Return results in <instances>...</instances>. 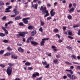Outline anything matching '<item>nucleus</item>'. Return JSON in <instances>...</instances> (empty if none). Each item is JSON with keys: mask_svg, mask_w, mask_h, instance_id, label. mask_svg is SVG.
Returning <instances> with one entry per match:
<instances>
[{"mask_svg": "<svg viewBox=\"0 0 80 80\" xmlns=\"http://www.w3.org/2000/svg\"><path fill=\"white\" fill-rule=\"evenodd\" d=\"M67 76L70 79H72V80H76L77 79V76L73 75L72 74H68Z\"/></svg>", "mask_w": 80, "mask_h": 80, "instance_id": "f257e3e1", "label": "nucleus"}, {"mask_svg": "<svg viewBox=\"0 0 80 80\" xmlns=\"http://www.w3.org/2000/svg\"><path fill=\"white\" fill-rule=\"evenodd\" d=\"M6 72L8 75L9 76H10L12 74V68L10 67H8L6 71Z\"/></svg>", "mask_w": 80, "mask_h": 80, "instance_id": "f03ea898", "label": "nucleus"}, {"mask_svg": "<svg viewBox=\"0 0 80 80\" xmlns=\"http://www.w3.org/2000/svg\"><path fill=\"white\" fill-rule=\"evenodd\" d=\"M46 10V7H44L42 11V12H45V13H46L44 16V17H47V16H48L50 15V14L48 13V11Z\"/></svg>", "mask_w": 80, "mask_h": 80, "instance_id": "7ed1b4c3", "label": "nucleus"}, {"mask_svg": "<svg viewBox=\"0 0 80 80\" xmlns=\"http://www.w3.org/2000/svg\"><path fill=\"white\" fill-rule=\"evenodd\" d=\"M28 34V32H21L20 34L17 35V36H21L22 37H25V34Z\"/></svg>", "mask_w": 80, "mask_h": 80, "instance_id": "20e7f679", "label": "nucleus"}, {"mask_svg": "<svg viewBox=\"0 0 80 80\" xmlns=\"http://www.w3.org/2000/svg\"><path fill=\"white\" fill-rule=\"evenodd\" d=\"M11 8H12V6H10L9 7H8V8H7L6 9V10L5 12V13H8L9 12H11V10H10V9H11Z\"/></svg>", "mask_w": 80, "mask_h": 80, "instance_id": "39448f33", "label": "nucleus"}, {"mask_svg": "<svg viewBox=\"0 0 80 80\" xmlns=\"http://www.w3.org/2000/svg\"><path fill=\"white\" fill-rule=\"evenodd\" d=\"M1 28L4 31L6 35H8V31H7V30H6V29H5V28H4V27H2Z\"/></svg>", "mask_w": 80, "mask_h": 80, "instance_id": "423d86ee", "label": "nucleus"}, {"mask_svg": "<svg viewBox=\"0 0 80 80\" xmlns=\"http://www.w3.org/2000/svg\"><path fill=\"white\" fill-rule=\"evenodd\" d=\"M36 33H37V31L34 30L31 32V36H34L36 35Z\"/></svg>", "mask_w": 80, "mask_h": 80, "instance_id": "0eeeda50", "label": "nucleus"}, {"mask_svg": "<svg viewBox=\"0 0 80 80\" xmlns=\"http://www.w3.org/2000/svg\"><path fill=\"white\" fill-rule=\"evenodd\" d=\"M31 43L32 45H33L34 46H36V45H38V43L34 41H31Z\"/></svg>", "mask_w": 80, "mask_h": 80, "instance_id": "6e6552de", "label": "nucleus"}, {"mask_svg": "<svg viewBox=\"0 0 80 80\" xmlns=\"http://www.w3.org/2000/svg\"><path fill=\"white\" fill-rule=\"evenodd\" d=\"M18 50L19 52H21V53H23L24 51L23 50V49H22V48L20 47L18 49Z\"/></svg>", "mask_w": 80, "mask_h": 80, "instance_id": "1a4fd4ad", "label": "nucleus"}, {"mask_svg": "<svg viewBox=\"0 0 80 80\" xmlns=\"http://www.w3.org/2000/svg\"><path fill=\"white\" fill-rule=\"evenodd\" d=\"M13 11L15 15H18V13H19V12H18V11H17V9H14L13 10Z\"/></svg>", "mask_w": 80, "mask_h": 80, "instance_id": "9d476101", "label": "nucleus"}, {"mask_svg": "<svg viewBox=\"0 0 80 80\" xmlns=\"http://www.w3.org/2000/svg\"><path fill=\"white\" fill-rule=\"evenodd\" d=\"M32 76L33 77H36L37 76H39V73L37 72L36 73H34L32 74Z\"/></svg>", "mask_w": 80, "mask_h": 80, "instance_id": "9b49d317", "label": "nucleus"}, {"mask_svg": "<svg viewBox=\"0 0 80 80\" xmlns=\"http://www.w3.org/2000/svg\"><path fill=\"white\" fill-rule=\"evenodd\" d=\"M28 28L29 30H33V29L35 28L33 26H29L28 27Z\"/></svg>", "mask_w": 80, "mask_h": 80, "instance_id": "f8f14e48", "label": "nucleus"}, {"mask_svg": "<svg viewBox=\"0 0 80 80\" xmlns=\"http://www.w3.org/2000/svg\"><path fill=\"white\" fill-rule=\"evenodd\" d=\"M71 57L72 59H74V60H75V59L77 58V57H76V56L74 55H72L71 56Z\"/></svg>", "mask_w": 80, "mask_h": 80, "instance_id": "ddd939ff", "label": "nucleus"}, {"mask_svg": "<svg viewBox=\"0 0 80 80\" xmlns=\"http://www.w3.org/2000/svg\"><path fill=\"white\" fill-rule=\"evenodd\" d=\"M22 20H24L23 22H24V23H25V24H28V20H26V19Z\"/></svg>", "mask_w": 80, "mask_h": 80, "instance_id": "4468645a", "label": "nucleus"}, {"mask_svg": "<svg viewBox=\"0 0 80 80\" xmlns=\"http://www.w3.org/2000/svg\"><path fill=\"white\" fill-rule=\"evenodd\" d=\"M21 18H22L20 16H18L15 18V19L17 20H20V19H21Z\"/></svg>", "mask_w": 80, "mask_h": 80, "instance_id": "2eb2a0df", "label": "nucleus"}, {"mask_svg": "<svg viewBox=\"0 0 80 80\" xmlns=\"http://www.w3.org/2000/svg\"><path fill=\"white\" fill-rule=\"evenodd\" d=\"M66 72H70L71 74H73V72L72 71V70H66Z\"/></svg>", "mask_w": 80, "mask_h": 80, "instance_id": "dca6fc26", "label": "nucleus"}, {"mask_svg": "<svg viewBox=\"0 0 80 80\" xmlns=\"http://www.w3.org/2000/svg\"><path fill=\"white\" fill-rule=\"evenodd\" d=\"M4 55L6 56H10V52H7L6 54H4Z\"/></svg>", "mask_w": 80, "mask_h": 80, "instance_id": "f3484780", "label": "nucleus"}, {"mask_svg": "<svg viewBox=\"0 0 80 80\" xmlns=\"http://www.w3.org/2000/svg\"><path fill=\"white\" fill-rule=\"evenodd\" d=\"M74 10H75V8H72L70 10H68L69 12H74Z\"/></svg>", "mask_w": 80, "mask_h": 80, "instance_id": "a211bd4d", "label": "nucleus"}, {"mask_svg": "<svg viewBox=\"0 0 80 80\" xmlns=\"http://www.w3.org/2000/svg\"><path fill=\"white\" fill-rule=\"evenodd\" d=\"M44 43H45V41L42 40V42H41V46H43V45H44Z\"/></svg>", "mask_w": 80, "mask_h": 80, "instance_id": "6ab92c4d", "label": "nucleus"}, {"mask_svg": "<svg viewBox=\"0 0 80 80\" xmlns=\"http://www.w3.org/2000/svg\"><path fill=\"white\" fill-rule=\"evenodd\" d=\"M25 65L26 66H29L31 65V63L29 62H27L25 63Z\"/></svg>", "mask_w": 80, "mask_h": 80, "instance_id": "aec40b11", "label": "nucleus"}, {"mask_svg": "<svg viewBox=\"0 0 80 80\" xmlns=\"http://www.w3.org/2000/svg\"><path fill=\"white\" fill-rule=\"evenodd\" d=\"M0 37H5V34H3V33H0Z\"/></svg>", "mask_w": 80, "mask_h": 80, "instance_id": "412c9836", "label": "nucleus"}, {"mask_svg": "<svg viewBox=\"0 0 80 80\" xmlns=\"http://www.w3.org/2000/svg\"><path fill=\"white\" fill-rule=\"evenodd\" d=\"M50 14L51 15V17H53L55 15V12H51Z\"/></svg>", "mask_w": 80, "mask_h": 80, "instance_id": "4be33fe9", "label": "nucleus"}, {"mask_svg": "<svg viewBox=\"0 0 80 80\" xmlns=\"http://www.w3.org/2000/svg\"><path fill=\"white\" fill-rule=\"evenodd\" d=\"M58 62V60L57 59H55L53 61V62L55 63V64H57Z\"/></svg>", "mask_w": 80, "mask_h": 80, "instance_id": "5701e85b", "label": "nucleus"}, {"mask_svg": "<svg viewBox=\"0 0 80 80\" xmlns=\"http://www.w3.org/2000/svg\"><path fill=\"white\" fill-rule=\"evenodd\" d=\"M42 64L44 65H47V61H45L44 62H42Z\"/></svg>", "mask_w": 80, "mask_h": 80, "instance_id": "b1692460", "label": "nucleus"}, {"mask_svg": "<svg viewBox=\"0 0 80 80\" xmlns=\"http://www.w3.org/2000/svg\"><path fill=\"white\" fill-rule=\"evenodd\" d=\"M40 22H41V24L42 26H43L44 25H45V22H42V21L41 20Z\"/></svg>", "mask_w": 80, "mask_h": 80, "instance_id": "393cba45", "label": "nucleus"}, {"mask_svg": "<svg viewBox=\"0 0 80 80\" xmlns=\"http://www.w3.org/2000/svg\"><path fill=\"white\" fill-rule=\"evenodd\" d=\"M53 32L54 33H57L58 32V30L57 29H54L53 30Z\"/></svg>", "mask_w": 80, "mask_h": 80, "instance_id": "a878e982", "label": "nucleus"}, {"mask_svg": "<svg viewBox=\"0 0 80 80\" xmlns=\"http://www.w3.org/2000/svg\"><path fill=\"white\" fill-rule=\"evenodd\" d=\"M68 34L69 35L71 36L72 35V32L69 31L68 32Z\"/></svg>", "mask_w": 80, "mask_h": 80, "instance_id": "bb28decb", "label": "nucleus"}, {"mask_svg": "<svg viewBox=\"0 0 80 80\" xmlns=\"http://www.w3.org/2000/svg\"><path fill=\"white\" fill-rule=\"evenodd\" d=\"M3 42H4V43H8V41L7 40L5 39L3 41Z\"/></svg>", "mask_w": 80, "mask_h": 80, "instance_id": "cd10ccee", "label": "nucleus"}, {"mask_svg": "<svg viewBox=\"0 0 80 80\" xmlns=\"http://www.w3.org/2000/svg\"><path fill=\"white\" fill-rule=\"evenodd\" d=\"M7 50H12V49L11 48H10V47H8L7 48Z\"/></svg>", "mask_w": 80, "mask_h": 80, "instance_id": "c85d7f7f", "label": "nucleus"}, {"mask_svg": "<svg viewBox=\"0 0 80 80\" xmlns=\"http://www.w3.org/2000/svg\"><path fill=\"white\" fill-rule=\"evenodd\" d=\"M65 63L66 64H67V65H71V64H72L71 62H65Z\"/></svg>", "mask_w": 80, "mask_h": 80, "instance_id": "c756f323", "label": "nucleus"}, {"mask_svg": "<svg viewBox=\"0 0 80 80\" xmlns=\"http://www.w3.org/2000/svg\"><path fill=\"white\" fill-rule=\"evenodd\" d=\"M38 7V4H35L34 8L35 9H37Z\"/></svg>", "mask_w": 80, "mask_h": 80, "instance_id": "7c9ffc66", "label": "nucleus"}, {"mask_svg": "<svg viewBox=\"0 0 80 80\" xmlns=\"http://www.w3.org/2000/svg\"><path fill=\"white\" fill-rule=\"evenodd\" d=\"M39 30L41 32H43V29L42 28H40L39 29Z\"/></svg>", "mask_w": 80, "mask_h": 80, "instance_id": "2f4dec72", "label": "nucleus"}, {"mask_svg": "<svg viewBox=\"0 0 80 80\" xmlns=\"http://www.w3.org/2000/svg\"><path fill=\"white\" fill-rule=\"evenodd\" d=\"M8 65L9 66H10V67H12V66H13V65H14V64H12L11 63H8Z\"/></svg>", "mask_w": 80, "mask_h": 80, "instance_id": "473e14b6", "label": "nucleus"}, {"mask_svg": "<svg viewBox=\"0 0 80 80\" xmlns=\"http://www.w3.org/2000/svg\"><path fill=\"white\" fill-rule=\"evenodd\" d=\"M7 19V17L5 16H4L2 18V20H6Z\"/></svg>", "mask_w": 80, "mask_h": 80, "instance_id": "72a5a7b5", "label": "nucleus"}, {"mask_svg": "<svg viewBox=\"0 0 80 80\" xmlns=\"http://www.w3.org/2000/svg\"><path fill=\"white\" fill-rule=\"evenodd\" d=\"M49 40V38H43L42 39V40H43V41H45V40Z\"/></svg>", "mask_w": 80, "mask_h": 80, "instance_id": "f704fd0d", "label": "nucleus"}, {"mask_svg": "<svg viewBox=\"0 0 80 80\" xmlns=\"http://www.w3.org/2000/svg\"><path fill=\"white\" fill-rule=\"evenodd\" d=\"M4 3L2 1H0V5H3Z\"/></svg>", "mask_w": 80, "mask_h": 80, "instance_id": "c9c22d12", "label": "nucleus"}, {"mask_svg": "<svg viewBox=\"0 0 80 80\" xmlns=\"http://www.w3.org/2000/svg\"><path fill=\"white\" fill-rule=\"evenodd\" d=\"M3 53H4V50H2L0 51V54H2Z\"/></svg>", "mask_w": 80, "mask_h": 80, "instance_id": "e433bc0d", "label": "nucleus"}, {"mask_svg": "<svg viewBox=\"0 0 80 80\" xmlns=\"http://www.w3.org/2000/svg\"><path fill=\"white\" fill-rule=\"evenodd\" d=\"M0 67H1L2 68H4L5 67V65L3 64H0Z\"/></svg>", "mask_w": 80, "mask_h": 80, "instance_id": "4c0bfd02", "label": "nucleus"}, {"mask_svg": "<svg viewBox=\"0 0 80 80\" xmlns=\"http://www.w3.org/2000/svg\"><path fill=\"white\" fill-rule=\"evenodd\" d=\"M49 65H50V64H49L47 65L45 67V68H49Z\"/></svg>", "mask_w": 80, "mask_h": 80, "instance_id": "58836bf2", "label": "nucleus"}, {"mask_svg": "<svg viewBox=\"0 0 80 80\" xmlns=\"http://www.w3.org/2000/svg\"><path fill=\"white\" fill-rule=\"evenodd\" d=\"M68 18H69V19H72V17L71 16V15H70L69 16H68Z\"/></svg>", "mask_w": 80, "mask_h": 80, "instance_id": "ea45409f", "label": "nucleus"}, {"mask_svg": "<svg viewBox=\"0 0 80 80\" xmlns=\"http://www.w3.org/2000/svg\"><path fill=\"white\" fill-rule=\"evenodd\" d=\"M28 69L29 70H32L33 69V68L32 67H29L28 68Z\"/></svg>", "mask_w": 80, "mask_h": 80, "instance_id": "a19ab883", "label": "nucleus"}, {"mask_svg": "<svg viewBox=\"0 0 80 80\" xmlns=\"http://www.w3.org/2000/svg\"><path fill=\"white\" fill-rule=\"evenodd\" d=\"M50 19H52V18L50 17H48L47 18V20H50Z\"/></svg>", "mask_w": 80, "mask_h": 80, "instance_id": "79ce46f5", "label": "nucleus"}, {"mask_svg": "<svg viewBox=\"0 0 80 80\" xmlns=\"http://www.w3.org/2000/svg\"><path fill=\"white\" fill-rule=\"evenodd\" d=\"M19 25H20V26H23V24L22 22H20L19 24Z\"/></svg>", "mask_w": 80, "mask_h": 80, "instance_id": "37998d69", "label": "nucleus"}, {"mask_svg": "<svg viewBox=\"0 0 80 80\" xmlns=\"http://www.w3.org/2000/svg\"><path fill=\"white\" fill-rule=\"evenodd\" d=\"M72 3H70V4H69V8H71V7H72Z\"/></svg>", "mask_w": 80, "mask_h": 80, "instance_id": "c03bdc74", "label": "nucleus"}, {"mask_svg": "<svg viewBox=\"0 0 80 80\" xmlns=\"http://www.w3.org/2000/svg\"><path fill=\"white\" fill-rule=\"evenodd\" d=\"M68 38H70V39H73V38L71 36H68Z\"/></svg>", "mask_w": 80, "mask_h": 80, "instance_id": "a18cd8bd", "label": "nucleus"}, {"mask_svg": "<svg viewBox=\"0 0 80 80\" xmlns=\"http://www.w3.org/2000/svg\"><path fill=\"white\" fill-rule=\"evenodd\" d=\"M32 37H30L28 39V40H29V41H31V40H32Z\"/></svg>", "mask_w": 80, "mask_h": 80, "instance_id": "49530a36", "label": "nucleus"}, {"mask_svg": "<svg viewBox=\"0 0 80 80\" xmlns=\"http://www.w3.org/2000/svg\"><path fill=\"white\" fill-rule=\"evenodd\" d=\"M10 23H13V22L11 21L8 22V25L10 24Z\"/></svg>", "mask_w": 80, "mask_h": 80, "instance_id": "de8ad7c7", "label": "nucleus"}, {"mask_svg": "<svg viewBox=\"0 0 80 80\" xmlns=\"http://www.w3.org/2000/svg\"><path fill=\"white\" fill-rule=\"evenodd\" d=\"M30 19V18H24L22 20H29Z\"/></svg>", "mask_w": 80, "mask_h": 80, "instance_id": "09e8293b", "label": "nucleus"}, {"mask_svg": "<svg viewBox=\"0 0 80 80\" xmlns=\"http://www.w3.org/2000/svg\"><path fill=\"white\" fill-rule=\"evenodd\" d=\"M56 35L57 36H58V38H60V35L59 34H56Z\"/></svg>", "mask_w": 80, "mask_h": 80, "instance_id": "8fccbe9b", "label": "nucleus"}, {"mask_svg": "<svg viewBox=\"0 0 80 80\" xmlns=\"http://www.w3.org/2000/svg\"><path fill=\"white\" fill-rule=\"evenodd\" d=\"M74 68V67L72 66L70 67V69H73Z\"/></svg>", "mask_w": 80, "mask_h": 80, "instance_id": "3c124183", "label": "nucleus"}, {"mask_svg": "<svg viewBox=\"0 0 80 80\" xmlns=\"http://www.w3.org/2000/svg\"><path fill=\"white\" fill-rule=\"evenodd\" d=\"M78 35L80 36V29H79L78 31Z\"/></svg>", "mask_w": 80, "mask_h": 80, "instance_id": "603ef678", "label": "nucleus"}, {"mask_svg": "<svg viewBox=\"0 0 80 80\" xmlns=\"http://www.w3.org/2000/svg\"><path fill=\"white\" fill-rule=\"evenodd\" d=\"M43 7L42 6L41 7V8H40V10H43Z\"/></svg>", "mask_w": 80, "mask_h": 80, "instance_id": "864d4df0", "label": "nucleus"}, {"mask_svg": "<svg viewBox=\"0 0 80 80\" xmlns=\"http://www.w3.org/2000/svg\"><path fill=\"white\" fill-rule=\"evenodd\" d=\"M63 30L64 31H65V30H66V27L64 26V27H63Z\"/></svg>", "mask_w": 80, "mask_h": 80, "instance_id": "5fc2aeb1", "label": "nucleus"}, {"mask_svg": "<svg viewBox=\"0 0 80 80\" xmlns=\"http://www.w3.org/2000/svg\"><path fill=\"white\" fill-rule=\"evenodd\" d=\"M16 16V15H12L11 16V17H15Z\"/></svg>", "mask_w": 80, "mask_h": 80, "instance_id": "6e6d98bb", "label": "nucleus"}, {"mask_svg": "<svg viewBox=\"0 0 80 80\" xmlns=\"http://www.w3.org/2000/svg\"><path fill=\"white\" fill-rule=\"evenodd\" d=\"M3 8H4L2 6V7L0 8V10H3Z\"/></svg>", "mask_w": 80, "mask_h": 80, "instance_id": "4d7b16f0", "label": "nucleus"}, {"mask_svg": "<svg viewBox=\"0 0 80 80\" xmlns=\"http://www.w3.org/2000/svg\"><path fill=\"white\" fill-rule=\"evenodd\" d=\"M14 57H15V55H12L11 56V58H14Z\"/></svg>", "mask_w": 80, "mask_h": 80, "instance_id": "13d9d810", "label": "nucleus"}, {"mask_svg": "<svg viewBox=\"0 0 80 80\" xmlns=\"http://www.w3.org/2000/svg\"><path fill=\"white\" fill-rule=\"evenodd\" d=\"M66 48H68V50H70V46H67L66 47Z\"/></svg>", "mask_w": 80, "mask_h": 80, "instance_id": "bf43d9fd", "label": "nucleus"}, {"mask_svg": "<svg viewBox=\"0 0 80 80\" xmlns=\"http://www.w3.org/2000/svg\"><path fill=\"white\" fill-rule=\"evenodd\" d=\"M57 4V2H55L54 3V6H56Z\"/></svg>", "mask_w": 80, "mask_h": 80, "instance_id": "052dcab7", "label": "nucleus"}, {"mask_svg": "<svg viewBox=\"0 0 80 80\" xmlns=\"http://www.w3.org/2000/svg\"><path fill=\"white\" fill-rule=\"evenodd\" d=\"M73 5L74 7H76V5H77V4L74 3L73 4Z\"/></svg>", "mask_w": 80, "mask_h": 80, "instance_id": "680f3d73", "label": "nucleus"}, {"mask_svg": "<svg viewBox=\"0 0 80 80\" xmlns=\"http://www.w3.org/2000/svg\"><path fill=\"white\" fill-rule=\"evenodd\" d=\"M47 55L49 56H52V55H51V54H47Z\"/></svg>", "mask_w": 80, "mask_h": 80, "instance_id": "e2e57ef3", "label": "nucleus"}, {"mask_svg": "<svg viewBox=\"0 0 80 80\" xmlns=\"http://www.w3.org/2000/svg\"><path fill=\"white\" fill-rule=\"evenodd\" d=\"M79 27V25H76V26H74V28H76V27Z\"/></svg>", "mask_w": 80, "mask_h": 80, "instance_id": "0e129e2a", "label": "nucleus"}, {"mask_svg": "<svg viewBox=\"0 0 80 80\" xmlns=\"http://www.w3.org/2000/svg\"><path fill=\"white\" fill-rule=\"evenodd\" d=\"M53 10H54V9H52L50 12V13H52L53 12Z\"/></svg>", "mask_w": 80, "mask_h": 80, "instance_id": "69168bd1", "label": "nucleus"}, {"mask_svg": "<svg viewBox=\"0 0 80 80\" xmlns=\"http://www.w3.org/2000/svg\"><path fill=\"white\" fill-rule=\"evenodd\" d=\"M56 57L57 58H60V55H57L56 56Z\"/></svg>", "mask_w": 80, "mask_h": 80, "instance_id": "338daca9", "label": "nucleus"}, {"mask_svg": "<svg viewBox=\"0 0 80 80\" xmlns=\"http://www.w3.org/2000/svg\"><path fill=\"white\" fill-rule=\"evenodd\" d=\"M77 68H78V69H80V66H78Z\"/></svg>", "mask_w": 80, "mask_h": 80, "instance_id": "774afa93", "label": "nucleus"}]
</instances>
